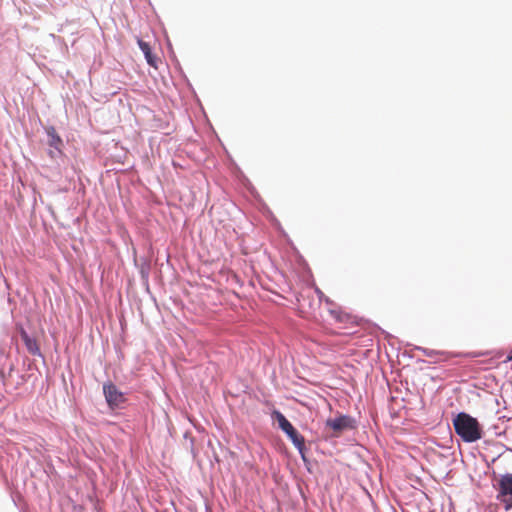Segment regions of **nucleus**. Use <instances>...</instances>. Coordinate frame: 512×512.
Returning <instances> with one entry per match:
<instances>
[{"label": "nucleus", "instance_id": "7", "mask_svg": "<svg viewBox=\"0 0 512 512\" xmlns=\"http://www.w3.org/2000/svg\"><path fill=\"white\" fill-rule=\"evenodd\" d=\"M138 45H139V48L141 49V51L144 53L147 63L150 66L157 68V60H156V57L153 56V54H152L151 47H150L149 43L139 39Z\"/></svg>", "mask_w": 512, "mask_h": 512}, {"label": "nucleus", "instance_id": "4", "mask_svg": "<svg viewBox=\"0 0 512 512\" xmlns=\"http://www.w3.org/2000/svg\"><path fill=\"white\" fill-rule=\"evenodd\" d=\"M103 392L111 408L120 407L126 400L124 394L111 382L103 385Z\"/></svg>", "mask_w": 512, "mask_h": 512}, {"label": "nucleus", "instance_id": "3", "mask_svg": "<svg viewBox=\"0 0 512 512\" xmlns=\"http://www.w3.org/2000/svg\"><path fill=\"white\" fill-rule=\"evenodd\" d=\"M274 416L281 430H283L292 443L300 450L304 448V438L301 436L287 418L279 411L274 412Z\"/></svg>", "mask_w": 512, "mask_h": 512}, {"label": "nucleus", "instance_id": "5", "mask_svg": "<svg viewBox=\"0 0 512 512\" xmlns=\"http://www.w3.org/2000/svg\"><path fill=\"white\" fill-rule=\"evenodd\" d=\"M326 426L330 428L336 435L340 434L346 429L353 428V420L346 415L339 416L334 419H328Z\"/></svg>", "mask_w": 512, "mask_h": 512}, {"label": "nucleus", "instance_id": "9", "mask_svg": "<svg viewBox=\"0 0 512 512\" xmlns=\"http://www.w3.org/2000/svg\"><path fill=\"white\" fill-rule=\"evenodd\" d=\"M331 314L334 316V318L338 321H342V317H341V314L339 312H336V311H331Z\"/></svg>", "mask_w": 512, "mask_h": 512}, {"label": "nucleus", "instance_id": "1", "mask_svg": "<svg viewBox=\"0 0 512 512\" xmlns=\"http://www.w3.org/2000/svg\"><path fill=\"white\" fill-rule=\"evenodd\" d=\"M455 432L464 442H475L482 438V430L476 418L459 413L453 420Z\"/></svg>", "mask_w": 512, "mask_h": 512}, {"label": "nucleus", "instance_id": "2", "mask_svg": "<svg viewBox=\"0 0 512 512\" xmlns=\"http://www.w3.org/2000/svg\"><path fill=\"white\" fill-rule=\"evenodd\" d=\"M497 500L504 504L506 511L512 509V473L502 475L498 480Z\"/></svg>", "mask_w": 512, "mask_h": 512}, {"label": "nucleus", "instance_id": "11", "mask_svg": "<svg viewBox=\"0 0 512 512\" xmlns=\"http://www.w3.org/2000/svg\"><path fill=\"white\" fill-rule=\"evenodd\" d=\"M510 361H512V350H511V351H510V353L508 354V356H507V358H506L505 362H510Z\"/></svg>", "mask_w": 512, "mask_h": 512}, {"label": "nucleus", "instance_id": "10", "mask_svg": "<svg viewBox=\"0 0 512 512\" xmlns=\"http://www.w3.org/2000/svg\"><path fill=\"white\" fill-rule=\"evenodd\" d=\"M481 355H482L481 353H475V352L465 354V356H467V357H479Z\"/></svg>", "mask_w": 512, "mask_h": 512}, {"label": "nucleus", "instance_id": "6", "mask_svg": "<svg viewBox=\"0 0 512 512\" xmlns=\"http://www.w3.org/2000/svg\"><path fill=\"white\" fill-rule=\"evenodd\" d=\"M20 336L26 346V349L27 351L31 354V355H40V348H39V345L37 343V341L33 338H31L28 333L25 331V329L21 328L20 329Z\"/></svg>", "mask_w": 512, "mask_h": 512}, {"label": "nucleus", "instance_id": "8", "mask_svg": "<svg viewBox=\"0 0 512 512\" xmlns=\"http://www.w3.org/2000/svg\"><path fill=\"white\" fill-rule=\"evenodd\" d=\"M47 135L49 137L48 144L49 146L55 148L56 150L60 151L62 146V139L57 134L54 127H49L46 129Z\"/></svg>", "mask_w": 512, "mask_h": 512}]
</instances>
